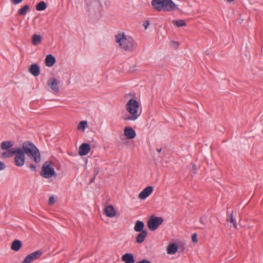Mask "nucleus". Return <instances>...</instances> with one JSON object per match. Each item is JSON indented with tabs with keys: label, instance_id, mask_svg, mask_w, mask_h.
<instances>
[{
	"label": "nucleus",
	"instance_id": "1",
	"mask_svg": "<svg viewBox=\"0 0 263 263\" xmlns=\"http://www.w3.org/2000/svg\"><path fill=\"white\" fill-rule=\"evenodd\" d=\"M116 41L120 47L126 51H132L137 47V44L131 36H126L124 33L116 35Z\"/></svg>",
	"mask_w": 263,
	"mask_h": 263
},
{
	"label": "nucleus",
	"instance_id": "2",
	"mask_svg": "<svg viewBox=\"0 0 263 263\" xmlns=\"http://www.w3.org/2000/svg\"><path fill=\"white\" fill-rule=\"evenodd\" d=\"M152 5L157 11L162 10L164 11L179 10L178 7L172 0H152Z\"/></svg>",
	"mask_w": 263,
	"mask_h": 263
},
{
	"label": "nucleus",
	"instance_id": "3",
	"mask_svg": "<svg viewBox=\"0 0 263 263\" xmlns=\"http://www.w3.org/2000/svg\"><path fill=\"white\" fill-rule=\"evenodd\" d=\"M139 104L138 102L134 99H130L126 104V110L129 114V115L125 116L123 117L124 120L135 121L140 116L138 114Z\"/></svg>",
	"mask_w": 263,
	"mask_h": 263
},
{
	"label": "nucleus",
	"instance_id": "4",
	"mask_svg": "<svg viewBox=\"0 0 263 263\" xmlns=\"http://www.w3.org/2000/svg\"><path fill=\"white\" fill-rule=\"evenodd\" d=\"M24 154H26L29 157L33 159L36 163H39L41 161V156L39 149L31 142L29 141L25 142L22 146Z\"/></svg>",
	"mask_w": 263,
	"mask_h": 263
},
{
	"label": "nucleus",
	"instance_id": "5",
	"mask_svg": "<svg viewBox=\"0 0 263 263\" xmlns=\"http://www.w3.org/2000/svg\"><path fill=\"white\" fill-rule=\"evenodd\" d=\"M40 175L45 178H49L52 176H56L53 168V163L51 161H46L42 166Z\"/></svg>",
	"mask_w": 263,
	"mask_h": 263
},
{
	"label": "nucleus",
	"instance_id": "6",
	"mask_svg": "<svg viewBox=\"0 0 263 263\" xmlns=\"http://www.w3.org/2000/svg\"><path fill=\"white\" fill-rule=\"evenodd\" d=\"M163 222V219L162 217L152 215L149 217L147 221V226L151 231H155Z\"/></svg>",
	"mask_w": 263,
	"mask_h": 263
},
{
	"label": "nucleus",
	"instance_id": "7",
	"mask_svg": "<svg viewBox=\"0 0 263 263\" xmlns=\"http://www.w3.org/2000/svg\"><path fill=\"white\" fill-rule=\"evenodd\" d=\"M14 156V164L17 166H22L25 163V154L23 150L20 148L15 149Z\"/></svg>",
	"mask_w": 263,
	"mask_h": 263
},
{
	"label": "nucleus",
	"instance_id": "8",
	"mask_svg": "<svg viewBox=\"0 0 263 263\" xmlns=\"http://www.w3.org/2000/svg\"><path fill=\"white\" fill-rule=\"evenodd\" d=\"M42 252L40 250L36 251L28 255L24 259L22 263H30L35 259L39 258L42 255Z\"/></svg>",
	"mask_w": 263,
	"mask_h": 263
},
{
	"label": "nucleus",
	"instance_id": "9",
	"mask_svg": "<svg viewBox=\"0 0 263 263\" xmlns=\"http://www.w3.org/2000/svg\"><path fill=\"white\" fill-rule=\"evenodd\" d=\"M90 151V145L86 143L82 144L79 149V154L81 156H85L88 154Z\"/></svg>",
	"mask_w": 263,
	"mask_h": 263
},
{
	"label": "nucleus",
	"instance_id": "10",
	"mask_svg": "<svg viewBox=\"0 0 263 263\" xmlns=\"http://www.w3.org/2000/svg\"><path fill=\"white\" fill-rule=\"evenodd\" d=\"M153 191V187L148 186L146 187L139 195V198L141 199H144L149 196Z\"/></svg>",
	"mask_w": 263,
	"mask_h": 263
},
{
	"label": "nucleus",
	"instance_id": "11",
	"mask_svg": "<svg viewBox=\"0 0 263 263\" xmlns=\"http://www.w3.org/2000/svg\"><path fill=\"white\" fill-rule=\"evenodd\" d=\"M48 85L50 87L52 90L55 92L57 93L59 91L58 84L57 80L54 78H50L48 81Z\"/></svg>",
	"mask_w": 263,
	"mask_h": 263
},
{
	"label": "nucleus",
	"instance_id": "12",
	"mask_svg": "<svg viewBox=\"0 0 263 263\" xmlns=\"http://www.w3.org/2000/svg\"><path fill=\"white\" fill-rule=\"evenodd\" d=\"M124 134L128 139H132L136 136L135 131L131 127H125L124 129Z\"/></svg>",
	"mask_w": 263,
	"mask_h": 263
},
{
	"label": "nucleus",
	"instance_id": "13",
	"mask_svg": "<svg viewBox=\"0 0 263 263\" xmlns=\"http://www.w3.org/2000/svg\"><path fill=\"white\" fill-rule=\"evenodd\" d=\"M29 72L34 77L38 76L40 73V67L36 64H33L30 66Z\"/></svg>",
	"mask_w": 263,
	"mask_h": 263
},
{
	"label": "nucleus",
	"instance_id": "14",
	"mask_svg": "<svg viewBox=\"0 0 263 263\" xmlns=\"http://www.w3.org/2000/svg\"><path fill=\"white\" fill-rule=\"evenodd\" d=\"M147 235V233L146 230L140 232V233L138 234V235L136 237V242L138 243H141L143 242L144 241Z\"/></svg>",
	"mask_w": 263,
	"mask_h": 263
},
{
	"label": "nucleus",
	"instance_id": "15",
	"mask_svg": "<svg viewBox=\"0 0 263 263\" xmlns=\"http://www.w3.org/2000/svg\"><path fill=\"white\" fill-rule=\"evenodd\" d=\"M105 212L107 216L112 217L116 215V211L112 205H110L107 206L105 209Z\"/></svg>",
	"mask_w": 263,
	"mask_h": 263
},
{
	"label": "nucleus",
	"instance_id": "16",
	"mask_svg": "<svg viewBox=\"0 0 263 263\" xmlns=\"http://www.w3.org/2000/svg\"><path fill=\"white\" fill-rule=\"evenodd\" d=\"M166 250L167 254H174L178 250V246L174 243H171L168 245Z\"/></svg>",
	"mask_w": 263,
	"mask_h": 263
},
{
	"label": "nucleus",
	"instance_id": "17",
	"mask_svg": "<svg viewBox=\"0 0 263 263\" xmlns=\"http://www.w3.org/2000/svg\"><path fill=\"white\" fill-rule=\"evenodd\" d=\"M55 63V58L51 54H48L45 59V64L47 66L51 67Z\"/></svg>",
	"mask_w": 263,
	"mask_h": 263
},
{
	"label": "nucleus",
	"instance_id": "18",
	"mask_svg": "<svg viewBox=\"0 0 263 263\" xmlns=\"http://www.w3.org/2000/svg\"><path fill=\"white\" fill-rule=\"evenodd\" d=\"M22 245V242L20 240H15L12 243L11 249L13 251H18L21 249Z\"/></svg>",
	"mask_w": 263,
	"mask_h": 263
},
{
	"label": "nucleus",
	"instance_id": "19",
	"mask_svg": "<svg viewBox=\"0 0 263 263\" xmlns=\"http://www.w3.org/2000/svg\"><path fill=\"white\" fill-rule=\"evenodd\" d=\"M144 227V224L143 222L141 221L138 220L136 221L135 227L134 230L136 232H140L144 231L143 229Z\"/></svg>",
	"mask_w": 263,
	"mask_h": 263
},
{
	"label": "nucleus",
	"instance_id": "20",
	"mask_svg": "<svg viewBox=\"0 0 263 263\" xmlns=\"http://www.w3.org/2000/svg\"><path fill=\"white\" fill-rule=\"evenodd\" d=\"M122 259L125 262H134L135 261L133 255L130 253H126L123 255Z\"/></svg>",
	"mask_w": 263,
	"mask_h": 263
},
{
	"label": "nucleus",
	"instance_id": "21",
	"mask_svg": "<svg viewBox=\"0 0 263 263\" xmlns=\"http://www.w3.org/2000/svg\"><path fill=\"white\" fill-rule=\"evenodd\" d=\"M13 145V142L12 141H6L1 143V148L3 150L8 149Z\"/></svg>",
	"mask_w": 263,
	"mask_h": 263
},
{
	"label": "nucleus",
	"instance_id": "22",
	"mask_svg": "<svg viewBox=\"0 0 263 263\" xmlns=\"http://www.w3.org/2000/svg\"><path fill=\"white\" fill-rule=\"evenodd\" d=\"M15 150H7L2 153L1 156L3 158H10L14 156Z\"/></svg>",
	"mask_w": 263,
	"mask_h": 263
},
{
	"label": "nucleus",
	"instance_id": "23",
	"mask_svg": "<svg viewBox=\"0 0 263 263\" xmlns=\"http://www.w3.org/2000/svg\"><path fill=\"white\" fill-rule=\"evenodd\" d=\"M42 37L40 35L34 34L32 37V43L34 45H38L41 43Z\"/></svg>",
	"mask_w": 263,
	"mask_h": 263
},
{
	"label": "nucleus",
	"instance_id": "24",
	"mask_svg": "<svg viewBox=\"0 0 263 263\" xmlns=\"http://www.w3.org/2000/svg\"><path fill=\"white\" fill-rule=\"evenodd\" d=\"M29 5H26L18 10L17 14L19 15H25L27 14V12L29 11Z\"/></svg>",
	"mask_w": 263,
	"mask_h": 263
},
{
	"label": "nucleus",
	"instance_id": "25",
	"mask_svg": "<svg viewBox=\"0 0 263 263\" xmlns=\"http://www.w3.org/2000/svg\"><path fill=\"white\" fill-rule=\"evenodd\" d=\"M172 23L176 27H183L186 25V23L183 20H173Z\"/></svg>",
	"mask_w": 263,
	"mask_h": 263
},
{
	"label": "nucleus",
	"instance_id": "26",
	"mask_svg": "<svg viewBox=\"0 0 263 263\" xmlns=\"http://www.w3.org/2000/svg\"><path fill=\"white\" fill-rule=\"evenodd\" d=\"M47 8V5L46 4L43 2H40L36 5V9L37 11H43L46 9Z\"/></svg>",
	"mask_w": 263,
	"mask_h": 263
},
{
	"label": "nucleus",
	"instance_id": "27",
	"mask_svg": "<svg viewBox=\"0 0 263 263\" xmlns=\"http://www.w3.org/2000/svg\"><path fill=\"white\" fill-rule=\"evenodd\" d=\"M87 125V121H82L78 125L77 128L78 130H84Z\"/></svg>",
	"mask_w": 263,
	"mask_h": 263
},
{
	"label": "nucleus",
	"instance_id": "28",
	"mask_svg": "<svg viewBox=\"0 0 263 263\" xmlns=\"http://www.w3.org/2000/svg\"><path fill=\"white\" fill-rule=\"evenodd\" d=\"M228 221H230L231 223H233V226L234 228H237V223L235 219L233 218V211L231 213L230 218L227 219Z\"/></svg>",
	"mask_w": 263,
	"mask_h": 263
},
{
	"label": "nucleus",
	"instance_id": "29",
	"mask_svg": "<svg viewBox=\"0 0 263 263\" xmlns=\"http://www.w3.org/2000/svg\"><path fill=\"white\" fill-rule=\"evenodd\" d=\"M55 202V199L54 197L51 196L49 198L48 203L49 205H52Z\"/></svg>",
	"mask_w": 263,
	"mask_h": 263
},
{
	"label": "nucleus",
	"instance_id": "30",
	"mask_svg": "<svg viewBox=\"0 0 263 263\" xmlns=\"http://www.w3.org/2000/svg\"><path fill=\"white\" fill-rule=\"evenodd\" d=\"M23 0H10L11 3L14 5H17L21 3Z\"/></svg>",
	"mask_w": 263,
	"mask_h": 263
},
{
	"label": "nucleus",
	"instance_id": "31",
	"mask_svg": "<svg viewBox=\"0 0 263 263\" xmlns=\"http://www.w3.org/2000/svg\"><path fill=\"white\" fill-rule=\"evenodd\" d=\"M192 240L193 242H197V234H194L192 236Z\"/></svg>",
	"mask_w": 263,
	"mask_h": 263
},
{
	"label": "nucleus",
	"instance_id": "32",
	"mask_svg": "<svg viewBox=\"0 0 263 263\" xmlns=\"http://www.w3.org/2000/svg\"><path fill=\"white\" fill-rule=\"evenodd\" d=\"M29 167L32 171L34 172L36 171V166L34 164H31Z\"/></svg>",
	"mask_w": 263,
	"mask_h": 263
},
{
	"label": "nucleus",
	"instance_id": "33",
	"mask_svg": "<svg viewBox=\"0 0 263 263\" xmlns=\"http://www.w3.org/2000/svg\"><path fill=\"white\" fill-rule=\"evenodd\" d=\"M137 263H151V262L147 259H142V260L138 261Z\"/></svg>",
	"mask_w": 263,
	"mask_h": 263
},
{
	"label": "nucleus",
	"instance_id": "34",
	"mask_svg": "<svg viewBox=\"0 0 263 263\" xmlns=\"http://www.w3.org/2000/svg\"><path fill=\"white\" fill-rule=\"evenodd\" d=\"M99 172V171L97 168H95L94 169L93 173H94L95 177H96V176L98 174Z\"/></svg>",
	"mask_w": 263,
	"mask_h": 263
},
{
	"label": "nucleus",
	"instance_id": "35",
	"mask_svg": "<svg viewBox=\"0 0 263 263\" xmlns=\"http://www.w3.org/2000/svg\"><path fill=\"white\" fill-rule=\"evenodd\" d=\"M5 168V165L4 163L0 162V170H2Z\"/></svg>",
	"mask_w": 263,
	"mask_h": 263
},
{
	"label": "nucleus",
	"instance_id": "36",
	"mask_svg": "<svg viewBox=\"0 0 263 263\" xmlns=\"http://www.w3.org/2000/svg\"><path fill=\"white\" fill-rule=\"evenodd\" d=\"M149 21H146L144 23V24L143 25L145 27V28L146 29L147 26L149 25Z\"/></svg>",
	"mask_w": 263,
	"mask_h": 263
},
{
	"label": "nucleus",
	"instance_id": "37",
	"mask_svg": "<svg viewBox=\"0 0 263 263\" xmlns=\"http://www.w3.org/2000/svg\"><path fill=\"white\" fill-rule=\"evenodd\" d=\"M172 44L173 46H174L175 47H178L179 46V43L177 42H175V41H173Z\"/></svg>",
	"mask_w": 263,
	"mask_h": 263
},
{
	"label": "nucleus",
	"instance_id": "38",
	"mask_svg": "<svg viewBox=\"0 0 263 263\" xmlns=\"http://www.w3.org/2000/svg\"><path fill=\"white\" fill-rule=\"evenodd\" d=\"M192 169L194 171V173H195V171H196V166L194 164H192Z\"/></svg>",
	"mask_w": 263,
	"mask_h": 263
},
{
	"label": "nucleus",
	"instance_id": "39",
	"mask_svg": "<svg viewBox=\"0 0 263 263\" xmlns=\"http://www.w3.org/2000/svg\"><path fill=\"white\" fill-rule=\"evenodd\" d=\"M161 150H162V148H157V151L158 153H160V152H161Z\"/></svg>",
	"mask_w": 263,
	"mask_h": 263
},
{
	"label": "nucleus",
	"instance_id": "40",
	"mask_svg": "<svg viewBox=\"0 0 263 263\" xmlns=\"http://www.w3.org/2000/svg\"><path fill=\"white\" fill-rule=\"evenodd\" d=\"M95 178H96V177H95V176H94V177H93V178L92 179H91V180H90V182L91 183L93 182L94 181V180H95Z\"/></svg>",
	"mask_w": 263,
	"mask_h": 263
},
{
	"label": "nucleus",
	"instance_id": "41",
	"mask_svg": "<svg viewBox=\"0 0 263 263\" xmlns=\"http://www.w3.org/2000/svg\"><path fill=\"white\" fill-rule=\"evenodd\" d=\"M234 0H228L229 2H233Z\"/></svg>",
	"mask_w": 263,
	"mask_h": 263
},
{
	"label": "nucleus",
	"instance_id": "42",
	"mask_svg": "<svg viewBox=\"0 0 263 263\" xmlns=\"http://www.w3.org/2000/svg\"><path fill=\"white\" fill-rule=\"evenodd\" d=\"M125 263H134V262H125Z\"/></svg>",
	"mask_w": 263,
	"mask_h": 263
}]
</instances>
